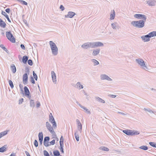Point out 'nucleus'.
Instances as JSON below:
<instances>
[{
    "label": "nucleus",
    "instance_id": "1",
    "mask_svg": "<svg viewBox=\"0 0 156 156\" xmlns=\"http://www.w3.org/2000/svg\"><path fill=\"white\" fill-rule=\"evenodd\" d=\"M135 62L141 69L147 71L149 70L146 62L143 59L140 58L136 59Z\"/></svg>",
    "mask_w": 156,
    "mask_h": 156
},
{
    "label": "nucleus",
    "instance_id": "2",
    "mask_svg": "<svg viewBox=\"0 0 156 156\" xmlns=\"http://www.w3.org/2000/svg\"><path fill=\"white\" fill-rule=\"evenodd\" d=\"M145 23L143 21L139 20L132 21L131 22V24L135 27L141 28L144 26Z\"/></svg>",
    "mask_w": 156,
    "mask_h": 156
},
{
    "label": "nucleus",
    "instance_id": "3",
    "mask_svg": "<svg viewBox=\"0 0 156 156\" xmlns=\"http://www.w3.org/2000/svg\"><path fill=\"white\" fill-rule=\"evenodd\" d=\"M49 44L52 54L54 55H56L58 53V48L56 44L51 41H49Z\"/></svg>",
    "mask_w": 156,
    "mask_h": 156
},
{
    "label": "nucleus",
    "instance_id": "4",
    "mask_svg": "<svg viewBox=\"0 0 156 156\" xmlns=\"http://www.w3.org/2000/svg\"><path fill=\"white\" fill-rule=\"evenodd\" d=\"M123 132L129 136H134L139 134V132L134 130H123Z\"/></svg>",
    "mask_w": 156,
    "mask_h": 156
},
{
    "label": "nucleus",
    "instance_id": "5",
    "mask_svg": "<svg viewBox=\"0 0 156 156\" xmlns=\"http://www.w3.org/2000/svg\"><path fill=\"white\" fill-rule=\"evenodd\" d=\"M81 47L83 49H88L90 48H93L92 42H87L82 44Z\"/></svg>",
    "mask_w": 156,
    "mask_h": 156
},
{
    "label": "nucleus",
    "instance_id": "6",
    "mask_svg": "<svg viewBox=\"0 0 156 156\" xmlns=\"http://www.w3.org/2000/svg\"><path fill=\"white\" fill-rule=\"evenodd\" d=\"M100 78L101 80H106L111 82L113 81V80L112 78L105 74H100Z\"/></svg>",
    "mask_w": 156,
    "mask_h": 156
},
{
    "label": "nucleus",
    "instance_id": "7",
    "mask_svg": "<svg viewBox=\"0 0 156 156\" xmlns=\"http://www.w3.org/2000/svg\"><path fill=\"white\" fill-rule=\"evenodd\" d=\"M46 127L50 133L53 135H55V132L53 127H52L50 123L48 122L46 123Z\"/></svg>",
    "mask_w": 156,
    "mask_h": 156
},
{
    "label": "nucleus",
    "instance_id": "8",
    "mask_svg": "<svg viewBox=\"0 0 156 156\" xmlns=\"http://www.w3.org/2000/svg\"><path fill=\"white\" fill-rule=\"evenodd\" d=\"M6 35L7 38L12 43L15 42V39L10 31L6 32Z\"/></svg>",
    "mask_w": 156,
    "mask_h": 156
},
{
    "label": "nucleus",
    "instance_id": "9",
    "mask_svg": "<svg viewBox=\"0 0 156 156\" xmlns=\"http://www.w3.org/2000/svg\"><path fill=\"white\" fill-rule=\"evenodd\" d=\"M92 43L93 48L97 47H103L104 46V44L101 42H92Z\"/></svg>",
    "mask_w": 156,
    "mask_h": 156
},
{
    "label": "nucleus",
    "instance_id": "10",
    "mask_svg": "<svg viewBox=\"0 0 156 156\" xmlns=\"http://www.w3.org/2000/svg\"><path fill=\"white\" fill-rule=\"evenodd\" d=\"M76 121L77 124V129L80 132V133H81L82 129V125L79 119H77Z\"/></svg>",
    "mask_w": 156,
    "mask_h": 156
},
{
    "label": "nucleus",
    "instance_id": "11",
    "mask_svg": "<svg viewBox=\"0 0 156 156\" xmlns=\"http://www.w3.org/2000/svg\"><path fill=\"white\" fill-rule=\"evenodd\" d=\"M49 121L52 124V126L54 129H55L57 127L56 123L53 116L49 117Z\"/></svg>",
    "mask_w": 156,
    "mask_h": 156
},
{
    "label": "nucleus",
    "instance_id": "12",
    "mask_svg": "<svg viewBox=\"0 0 156 156\" xmlns=\"http://www.w3.org/2000/svg\"><path fill=\"white\" fill-rule=\"evenodd\" d=\"M24 90L26 96L30 99L31 98V96L28 89L27 87L25 86L24 87Z\"/></svg>",
    "mask_w": 156,
    "mask_h": 156
},
{
    "label": "nucleus",
    "instance_id": "13",
    "mask_svg": "<svg viewBox=\"0 0 156 156\" xmlns=\"http://www.w3.org/2000/svg\"><path fill=\"white\" fill-rule=\"evenodd\" d=\"M28 77L27 74L26 73L24 74L23 76V81L24 84H26L28 82Z\"/></svg>",
    "mask_w": 156,
    "mask_h": 156
},
{
    "label": "nucleus",
    "instance_id": "14",
    "mask_svg": "<svg viewBox=\"0 0 156 156\" xmlns=\"http://www.w3.org/2000/svg\"><path fill=\"white\" fill-rule=\"evenodd\" d=\"M51 77L53 82L54 84L56 83V74L54 71H51Z\"/></svg>",
    "mask_w": 156,
    "mask_h": 156
},
{
    "label": "nucleus",
    "instance_id": "15",
    "mask_svg": "<svg viewBox=\"0 0 156 156\" xmlns=\"http://www.w3.org/2000/svg\"><path fill=\"white\" fill-rule=\"evenodd\" d=\"M100 51V48H96L92 50V55L93 56H96L98 55Z\"/></svg>",
    "mask_w": 156,
    "mask_h": 156
},
{
    "label": "nucleus",
    "instance_id": "16",
    "mask_svg": "<svg viewBox=\"0 0 156 156\" xmlns=\"http://www.w3.org/2000/svg\"><path fill=\"white\" fill-rule=\"evenodd\" d=\"M142 40L144 42L149 41L150 39L148 34L141 37Z\"/></svg>",
    "mask_w": 156,
    "mask_h": 156
},
{
    "label": "nucleus",
    "instance_id": "17",
    "mask_svg": "<svg viewBox=\"0 0 156 156\" xmlns=\"http://www.w3.org/2000/svg\"><path fill=\"white\" fill-rule=\"evenodd\" d=\"M76 14L75 12L69 11L68 12V14L65 15L66 18H72Z\"/></svg>",
    "mask_w": 156,
    "mask_h": 156
},
{
    "label": "nucleus",
    "instance_id": "18",
    "mask_svg": "<svg viewBox=\"0 0 156 156\" xmlns=\"http://www.w3.org/2000/svg\"><path fill=\"white\" fill-rule=\"evenodd\" d=\"M111 26L113 30H116L119 29V25L116 22L112 23L111 24Z\"/></svg>",
    "mask_w": 156,
    "mask_h": 156
},
{
    "label": "nucleus",
    "instance_id": "19",
    "mask_svg": "<svg viewBox=\"0 0 156 156\" xmlns=\"http://www.w3.org/2000/svg\"><path fill=\"white\" fill-rule=\"evenodd\" d=\"M147 3L149 6H154L155 5L156 1L154 0H150L147 1Z\"/></svg>",
    "mask_w": 156,
    "mask_h": 156
},
{
    "label": "nucleus",
    "instance_id": "20",
    "mask_svg": "<svg viewBox=\"0 0 156 156\" xmlns=\"http://www.w3.org/2000/svg\"><path fill=\"white\" fill-rule=\"evenodd\" d=\"M115 16V13L114 10H111L110 14L109 20H111L114 19Z\"/></svg>",
    "mask_w": 156,
    "mask_h": 156
},
{
    "label": "nucleus",
    "instance_id": "21",
    "mask_svg": "<svg viewBox=\"0 0 156 156\" xmlns=\"http://www.w3.org/2000/svg\"><path fill=\"white\" fill-rule=\"evenodd\" d=\"M75 87L78 90H80L83 88V86L81 83L80 82L76 83L75 85Z\"/></svg>",
    "mask_w": 156,
    "mask_h": 156
},
{
    "label": "nucleus",
    "instance_id": "22",
    "mask_svg": "<svg viewBox=\"0 0 156 156\" xmlns=\"http://www.w3.org/2000/svg\"><path fill=\"white\" fill-rule=\"evenodd\" d=\"M39 140L41 144H42L43 138V134L42 132H40L38 134Z\"/></svg>",
    "mask_w": 156,
    "mask_h": 156
},
{
    "label": "nucleus",
    "instance_id": "23",
    "mask_svg": "<svg viewBox=\"0 0 156 156\" xmlns=\"http://www.w3.org/2000/svg\"><path fill=\"white\" fill-rule=\"evenodd\" d=\"M95 98L96 101L100 103H105V101L104 100L96 96L95 97Z\"/></svg>",
    "mask_w": 156,
    "mask_h": 156
},
{
    "label": "nucleus",
    "instance_id": "24",
    "mask_svg": "<svg viewBox=\"0 0 156 156\" xmlns=\"http://www.w3.org/2000/svg\"><path fill=\"white\" fill-rule=\"evenodd\" d=\"M79 105L80 107L84 109V110L85 111V112L89 114H91L90 111L88 109H87L85 107L82 105L80 104H79Z\"/></svg>",
    "mask_w": 156,
    "mask_h": 156
},
{
    "label": "nucleus",
    "instance_id": "25",
    "mask_svg": "<svg viewBox=\"0 0 156 156\" xmlns=\"http://www.w3.org/2000/svg\"><path fill=\"white\" fill-rule=\"evenodd\" d=\"M91 62L93 63L94 66H96L99 64V62L96 59H92L91 60Z\"/></svg>",
    "mask_w": 156,
    "mask_h": 156
},
{
    "label": "nucleus",
    "instance_id": "26",
    "mask_svg": "<svg viewBox=\"0 0 156 156\" xmlns=\"http://www.w3.org/2000/svg\"><path fill=\"white\" fill-rule=\"evenodd\" d=\"M150 38H151L156 36V31H153L152 32L148 34Z\"/></svg>",
    "mask_w": 156,
    "mask_h": 156
},
{
    "label": "nucleus",
    "instance_id": "27",
    "mask_svg": "<svg viewBox=\"0 0 156 156\" xmlns=\"http://www.w3.org/2000/svg\"><path fill=\"white\" fill-rule=\"evenodd\" d=\"M11 70L13 73H15L16 71V67L14 65L12 64L10 66Z\"/></svg>",
    "mask_w": 156,
    "mask_h": 156
},
{
    "label": "nucleus",
    "instance_id": "28",
    "mask_svg": "<svg viewBox=\"0 0 156 156\" xmlns=\"http://www.w3.org/2000/svg\"><path fill=\"white\" fill-rule=\"evenodd\" d=\"M147 19V16L145 15L142 14L141 15V16L140 18V20L141 21H144V23L146 21V20Z\"/></svg>",
    "mask_w": 156,
    "mask_h": 156
},
{
    "label": "nucleus",
    "instance_id": "29",
    "mask_svg": "<svg viewBox=\"0 0 156 156\" xmlns=\"http://www.w3.org/2000/svg\"><path fill=\"white\" fill-rule=\"evenodd\" d=\"M6 25V24L0 18V26L4 28L5 27Z\"/></svg>",
    "mask_w": 156,
    "mask_h": 156
},
{
    "label": "nucleus",
    "instance_id": "30",
    "mask_svg": "<svg viewBox=\"0 0 156 156\" xmlns=\"http://www.w3.org/2000/svg\"><path fill=\"white\" fill-rule=\"evenodd\" d=\"M144 110L149 112L150 114H155L154 112H153L149 108H144Z\"/></svg>",
    "mask_w": 156,
    "mask_h": 156
},
{
    "label": "nucleus",
    "instance_id": "31",
    "mask_svg": "<svg viewBox=\"0 0 156 156\" xmlns=\"http://www.w3.org/2000/svg\"><path fill=\"white\" fill-rule=\"evenodd\" d=\"M7 148V145H5L2 147L0 148V152H3L6 151Z\"/></svg>",
    "mask_w": 156,
    "mask_h": 156
},
{
    "label": "nucleus",
    "instance_id": "32",
    "mask_svg": "<svg viewBox=\"0 0 156 156\" xmlns=\"http://www.w3.org/2000/svg\"><path fill=\"white\" fill-rule=\"evenodd\" d=\"M75 138L77 141H79L80 140L79 136L78 134V131H76L75 133Z\"/></svg>",
    "mask_w": 156,
    "mask_h": 156
},
{
    "label": "nucleus",
    "instance_id": "33",
    "mask_svg": "<svg viewBox=\"0 0 156 156\" xmlns=\"http://www.w3.org/2000/svg\"><path fill=\"white\" fill-rule=\"evenodd\" d=\"M7 131H4L0 133V139L3 136L5 135L7 133Z\"/></svg>",
    "mask_w": 156,
    "mask_h": 156
},
{
    "label": "nucleus",
    "instance_id": "34",
    "mask_svg": "<svg viewBox=\"0 0 156 156\" xmlns=\"http://www.w3.org/2000/svg\"><path fill=\"white\" fill-rule=\"evenodd\" d=\"M99 149L102 151H109V149L108 148L103 146L100 147H99Z\"/></svg>",
    "mask_w": 156,
    "mask_h": 156
},
{
    "label": "nucleus",
    "instance_id": "35",
    "mask_svg": "<svg viewBox=\"0 0 156 156\" xmlns=\"http://www.w3.org/2000/svg\"><path fill=\"white\" fill-rule=\"evenodd\" d=\"M28 57L27 56H24L23 57V62L24 63H26L27 61L28 60Z\"/></svg>",
    "mask_w": 156,
    "mask_h": 156
},
{
    "label": "nucleus",
    "instance_id": "36",
    "mask_svg": "<svg viewBox=\"0 0 156 156\" xmlns=\"http://www.w3.org/2000/svg\"><path fill=\"white\" fill-rule=\"evenodd\" d=\"M141 14H136L134 15V17L140 20Z\"/></svg>",
    "mask_w": 156,
    "mask_h": 156
},
{
    "label": "nucleus",
    "instance_id": "37",
    "mask_svg": "<svg viewBox=\"0 0 156 156\" xmlns=\"http://www.w3.org/2000/svg\"><path fill=\"white\" fill-rule=\"evenodd\" d=\"M53 154L54 156H59L60 154L59 151H55L53 152Z\"/></svg>",
    "mask_w": 156,
    "mask_h": 156
},
{
    "label": "nucleus",
    "instance_id": "38",
    "mask_svg": "<svg viewBox=\"0 0 156 156\" xmlns=\"http://www.w3.org/2000/svg\"><path fill=\"white\" fill-rule=\"evenodd\" d=\"M140 149H143L144 150H147L148 149V147L147 146L145 145L139 147Z\"/></svg>",
    "mask_w": 156,
    "mask_h": 156
},
{
    "label": "nucleus",
    "instance_id": "39",
    "mask_svg": "<svg viewBox=\"0 0 156 156\" xmlns=\"http://www.w3.org/2000/svg\"><path fill=\"white\" fill-rule=\"evenodd\" d=\"M30 106L34 107L35 106V103L34 101L33 100H30Z\"/></svg>",
    "mask_w": 156,
    "mask_h": 156
},
{
    "label": "nucleus",
    "instance_id": "40",
    "mask_svg": "<svg viewBox=\"0 0 156 156\" xmlns=\"http://www.w3.org/2000/svg\"><path fill=\"white\" fill-rule=\"evenodd\" d=\"M9 84L12 88H13L14 87V85L13 82L11 80H9Z\"/></svg>",
    "mask_w": 156,
    "mask_h": 156
},
{
    "label": "nucleus",
    "instance_id": "41",
    "mask_svg": "<svg viewBox=\"0 0 156 156\" xmlns=\"http://www.w3.org/2000/svg\"><path fill=\"white\" fill-rule=\"evenodd\" d=\"M0 47L2 48L5 51H6L7 53H8V51L7 49L4 46V45H2V44L0 45Z\"/></svg>",
    "mask_w": 156,
    "mask_h": 156
},
{
    "label": "nucleus",
    "instance_id": "42",
    "mask_svg": "<svg viewBox=\"0 0 156 156\" xmlns=\"http://www.w3.org/2000/svg\"><path fill=\"white\" fill-rule=\"evenodd\" d=\"M18 1L20 2L22 4H23V5H27V3L23 1V0H18Z\"/></svg>",
    "mask_w": 156,
    "mask_h": 156
},
{
    "label": "nucleus",
    "instance_id": "43",
    "mask_svg": "<svg viewBox=\"0 0 156 156\" xmlns=\"http://www.w3.org/2000/svg\"><path fill=\"white\" fill-rule=\"evenodd\" d=\"M44 145L46 147H48L51 145V144H49L48 141H44Z\"/></svg>",
    "mask_w": 156,
    "mask_h": 156
},
{
    "label": "nucleus",
    "instance_id": "44",
    "mask_svg": "<svg viewBox=\"0 0 156 156\" xmlns=\"http://www.w3.org/2000/svg\"><path fill=\"white\" fill-rule=\"evenodd\" d=\"M33 76L36 80H37V76L34 71H33Z\"/></svg>",
    "mask_w": 156,
    "mask_h": 156
},
{
    "label": "nucleus",
    "instance_id": "45",
    "mask_svg": "<svg viewBox=\"0 0 156 156\" xmlns=\"http://www.w3.org/2000/svg\"><path fill=\"white\" fill-rule=\"evenodd\" d=\"M63 139H62V141H60V148H63Z\"/></svg>",
    "mask_w": 156,
    "mask_h": 156
},
{
    "label": "nucleus",
    "instance_id": "46",
    "mask_svg": "<svg viewBox=\"0 0 156 156\" xmlns=\"http://www.w3.org/2000/svg\"><path fill=\"white\" fill-rule=\"evenodd\" d=\"M49 140L50 138L49 136H46L44 138V141H48Z\"/></svg>",
    "mask_w": 156,
    "mask_h": 156
},
{
    "label": "nucleus",
    "instance_id": "47",
    "mask_svg": "<svg viewBox=\"0 0 156 156\" xmlns=\"http://www.w3.org/2000/svg\"><path fill=\"white\" fill-rule=\"evenodd\" d=\"M28 63L30 66H32L33 65L32 61L31 59H29L28 61Z\"/></svg>",
    "mask_w": 156,
    "mask_h": 156
},
{
    "label": "nucleus",
    "instance_id": "48",
    "mask_svg": "<svg viewBox=\"0 0 156 156\" xmlns=\"http://www.w3.org/2000/svg\"><path fill=\"white\" fill-rule=\"evenodd\" d=\"M149 144L151 146L155 147V143L153 142H150L149 143Z\"/></svg>",
    "mask_w": 156,
    "mask_h": 156
},
{
    "label": "nucleus",
    "instance_id": "49",
    "mask_svg": "<svg viewBox=\"0 0 156 156\" xmlns=\"http://www.w3.org/2000/svg\"><path fill=\"white\" fill-rule=\"evenodd\" d=\"M41 105L40 103V102L38 101H37L36 102V106L37 108H39Z\"/></svg>",
    "mask_w": 156,
    "mask_h": 156
},
{
    "label": "nucleus",
    "instance_id": "50",
    "mask_svg": "<svg viewBox=\"0 0 156 156\" xmlns=\"http://www.w3.org/2000/svg\"><path fill=\"white\" fill-rule=\"evenodd\" d=\"M34 145L36 147H37L38 146V142L36 140H35L34 141Z\"/></svg>",
    "mask_w": 156,
    "mask_h": 156
},
{
    "label": "nucleus",
    "instance_id": "51",
    "mask_svg": "<svg viewBox=\"0 0 156 156\" xmlns=\"http://www.w3.org/2000/svg\"><path fill=\"white\" fill-rule=\"evenodd\" d=\"M55 140H52L50 142V144H51V145H53L55 144Z\"/></svg>",
    "mask_w": 156,
    "mask_h": 156
},
{
    "label": "nucleus",
    "instance_id": "52",
    "mask_svg": "<svg viewBox=\"0 0 156 156\" xmlns=\"http://www.w3.org/2000/svg\"><path fill=\"white\" fill-rule=\"evenodd\" d=\"M2 14L5 16V17H6V16H7L8 15L7 13L4 11H2Z\"/></svg>",
    "mask_w": 156,
    "mask_h": 156
},
{
    "label": "nucleus",
    "instance_id": "53",
    "mask_svg": "<svg viewBox=\"0 0 156 156\" xmlns=\"http://www.w3.org/2000/svg\"><path fill=\"white\" fill-rule=\"evenodd\" d=\"M60 9H61L62 11H63L64 10V7L62 5H61L59 7Z\"/></svg>",
    "mask_w": 156,
    "mask_h": 156
},
{
    "label": "nucleus",
    "instance_id": "54",
    "mask_svg": "<svg viewBox=\"0 0 156 156\" xmlns=\"http://www.w3.org/2000/svg\"><path fill=\"white\" fill-rule=\"evenodd\" d=\"M84 94L86 96V98L88 100L89 98L88 97V96L89 95H88V94L86 92H84Z\"/></svg>",
    "mask_w": 156,
    "mask_h": 156
},
{
    "label": "nucleus",
    "instance_id": "55",
    "mask_svg": "<svg viewBox=\"0 0 156 156\" xmlns=\"http://www.w3.org/2000/svg\"><path fill=\"white\" fill-rule=\"evenodd\" d=\"M44 156H45L46 155H47V154L48 155L49 154L48 152L45 150H44Z\"/></svg>",
    "mask_w": 156,
    "mask_h": 156
},
{
    "label": "nucleus",
    "instance_id": "56",
    "mask_svg": "<svg viewBox=\"0 0 156 156\" xmlns=\"http://www.w3.org/2000/svg\"><path fill=\"white\" fill-rule=\"evenodd\" d=\"M5 11L7 13H9L10 11V9L9 8L5 10Z\"/></svg>",
    "mask_w": 156,
    "mask_h": 156
},
{
    "label": "nucleus",
    "instance_id": "57",
    "mask_svg": "<svg viewBox=\"0 0 156 156\" xmlns=\"http://www.w3.org/2000/svg\"><path fill=\"white\" fill-rule=\"evenodd\" d=\"M31 82L33 84H34L35 83V81L34 80V79L32 77H31Z\"/></svg>",
    "mask_w": 156,
    "mask_h": 156
},
{
    "label": "nucleus",
    "instance_id": "58",
    "mask_svg": "<svg viewBox=\"0 0 156 156\" xmlns=\"http://www.w3.org/2000/svg\"><path fill=\"white\" fill-rule=\"evenodd\" d=\"M109 96L111 98H115L116 97V95H110Z\"/></svg>",
    "mask_w": 156,
    "mask_h": 156
},
{
    "label": "nucleus",
    "instance_id": "59",
    "mask_svg": "<svg viewBox=\"0 0 156 156\" xmlns=\"http://www.w3.org/2000/svg\"><path fill=\"white\" fill-rule=\"evenodd\" d=\"M20 47L23 50H24L25 49V47L24 45L22 44H21Z\"/></svg>",
    "mask_w": 156,
    "mask_h": 156
},
{
    "label": "nucleus",
    "instance_id": "60",
    "mask_svg": "<svg viewBox=\"0 0 156 156\" xmlns=\"http://www.w3.org/2000/svg\"><path fill=\"white\" fill-rule=\"evenodd\" d=\"M25 153L26 155H27V156H30V155L29 153L27 151H25Z\"/></svg>",
    "mask_w": 156,
    "mask_h": 156
},
{
    "label": "nucleus",
    "instance_id": "61",
    "mask_svg": "<svg viewBox=\"0 0 156 156\" xmlns=\"http://www.w3.org/2000/svg\"><path fill=\"white\" fill-rule=\"evenodd\" d=\"M19 101V104H21L23 101V99L22 98Z\"/></svg>",
    "mask_w": 156,
    "mask_h": 156
},
{
    "label": "nucleus",
    "instance_id": "62",
    "mask_svg": "<svg viewBox=\"0 0 156 156\" xmlns=\"http://www.w3.org/2000/svg\"><path fill=\"white\" fill-rule=\"evenodd\" d=\"M118 113H119L121 114L122 115H126V114H125V113H123V112H118Z\"/></svg>",
    "mask_w": 156,
    "mask_h": 156
},
{
    "label": "nucleus",
    "instance_id": "63",
    "mask_svg": "<svg viewBox=\"0 0 156 156\" xmlns=\"http://www.w3.org/2000/svg\"><path fill=\"white\" fill-rule=\"evenodd\" d=\"M60 150L61 151L62 153H64V152L63 150V148H60Z\"/></svg>",
    "mask_w": 156,
    "mask_h": 156
},
{
    "label": "nucleus",
    "instance_id": "64",
    "mask_svg": "<svg viewBox=\"0 0 156 156\" xmlns=\"http://www.w3.org/2000/svg\"><path fill=\"white\" fill-rule=\"evenodd\" d=\"M9 156H16L15 154L14 153H12Z\"/></svg>",
    "mask_w": 156,
    "mask_h": 156
}]
</instances>
